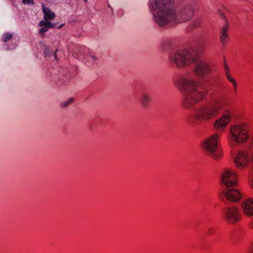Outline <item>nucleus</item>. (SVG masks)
<instances>
[{
  "mask_svg": "<svg viewBox=\"0 0 253 253\" xmlns=\"http://www.w3.org/2000/svg\"><path fill=\"white\" fill-rule=\"evenodd\" d=\"M226 77L228 81L233 84V86L237 87V83L236 81L231 77L229 73H228V72H226Z\"/></svg>",
  "mask_w": 253,
  "mask_h": 253,
  "instance_id": "a211bd4d",
  "label": "nucleus"
},
{
  "mask_svg": "<svg viewBox=\"0 0 253 253\" xmlns=\"http://www.w3.org/2000/svg\"><path fill=\"white\" fill-rule=\"evenodd\" d=\"M241 210L246 215L249 217L253 216V199L248 198L243 201L241 204Z\"/></svg>",
  "mask_w": 253,
  "mask_h": 253,
  "instance_id": "1a4fd4ad",
  "label": "nucleus"
},
{
  "mask_svg": "<svg viewBox=\"0 0 253 253\" xmlns=\"http://www.w3.org/2000/svg\"><path fill=\"white\" fill-rule=\"evenodd\" d=\"M252 227L253 228V223H252Z\"/></svg>",
  "mask_w": 253,
  "mask_h": 253,
  "instance_id": "2f4dec72",
  "label": "nucleus"
},
{
  "mask_svg": "<svg viewBox=\"0 0 253 253\" xmlns=\"http://www.w3.org/2000/svg\"><path fill=\"white\" fill-rule=\"evenodd\" d=\"M39 25L40 26H45L48 29H51V22L45 20H42L40 22Z\"/></svg>",
  "mask_w": 253,
  "mask_h": 253,
  "instance_id": "dca6fc26",
  "label": "nucleus"
},
{
  "mask_svg": "<svg viewBox=\"0 0 253 253\" xmlns=\"http://www.w3.org/2000/svg\"><path fill=\"white\" fill-rule=\"evenodd\" d=\"M99 60V57L93 55H89L87 57V60L88 62V66L93 65Z\"/></svg>",
  "mask_w": 253,
  "mask_h": 253,
  "instance_id": "4468645a",
  "label": "nucleus"
},
{
  "mask_svg": "<svg viewBox=\"0 0 253 253\" xmlns=\"http://www.w3.org/2000/svg\"><path fill=\"white\" fill-rule=\"evenodd\" d=\"M248 253H253V244L251 245L248 251Z\"/></svg>",
  "mask_w": 253,
  "mask_h": 253,
  "instance_id": "393cba45",
  "label": "nucleus"
},
{
  "mask_svg": "<svg viewBox=\"0 0 253 253\" xmlns=\"http://www.w3.org/2000/svg\"><path fill=\"white\" fill-rule=\"evenodd\" d=\"M42 9L44 14V20L48 21L54 19L55 14L49 8L42 6Z\"/></svg>",
  "mask_w": 253,
  "mask_h": 253,
  "instance_id": "ddd939ff",
  "label": "nucleus"
},
{
  "mask_svg": "<svg viewBox=\"0 0 253 253\" xmlns=\"http://www.w3.org/2000/svg\"><path fill=\"white\" fill-rule=\"evenodd\" d=\"M224 69H225V73H226V72H228V73H229V67L226 64H224Z\"/></svg>",
  "mask_w": 253,
  "mask_h": 253,
  "instance_id": "a878e982",
  "label": "nucleus"
},
{
  "mask_svg": "<svg viewBox=\"0 0 253 253\" xmlns=\"http://www.w3.org/2000/svg\"><path fill=\"white\" fill-rule=\"evenodd\" d=\"M22 2L24 4H34V3L33 0H23Z\"/></svg>",
  "mask_w": 253,
  "mask_h": 253,
  "instance_id": "5701e85b",
  "label": "nucleus"
},
{
  "mask_svg": "<svg viewBox=\"0 0 253 253\" xmlns=\"http://www.w3.org/2000/svg\"><path fill=\"white\" fill-rule=\"evenodd\" d=\"M248 138L247 126L245 124L236 125L231 127L229 140L231 146H234L236 143H244Z\"/></svg>",
  "mask_w": 253,
  "mask_h": 253,
  "instance_id": "20e7f679",
  "label": "nucleus"
},
{
  "mask_svg": "<svg viewBox=\"0 0 253 253\" xmlns=\"http://www.w3.org/2000/svg\"><path fill=\"white\" fill-rule=\"evenodd\" d=\"M230 120L229 114H224L220 119L217 120L214 123V127L217 129H224Z\"/></svg>",
  "mask_w": 253,
  "mask_h": 253,
  "instance_id": "9d476101",
  "label": "nucleus"
},
{
  "mask_svg": "<svg viewBox=\"0 0 253 253\" xmlns=\"http://www.w3.org/2000/svg\"><path fill=\"white\" fill-rule=\"evenodd\" d=\"M169 61L172 65L185 68L193 64L194 69L173 79L174 85L182 94V105L188 110L194 109L192 125H201L215 117L222 108V102L214 99L210 103L194 108L204 100L208 93L205 84L209 83L212 73L210 66L201 60L197 51L193 48L179 49L169 54Z\"/></svg>",
  "mask_w": 253,
  "mask_h": 253,
  "instance_id": "f257e3e1",
  "label": "nucleus"
},
{
  "mask_svg": "<svg viewBox=\"0 0 253 253\" xmlns=\"http://www.w3.org/2000/svg\"><path fill=\"white\" fill-rule=\"evenodd\" d=\"M237 184L236 173L230 169H225L221 174V184L224 188L234 187Z\"/></svg>",
  "mask_w": 253,
  "mask_h": 253,
  "instance_id": "423d86ee",
  "label": "nucleus"
},
{
  "mask_svg": "<svg viewBox=\"0 0 253 253\" xmlns=\"http://www.w3.org/2000/svg\"><path fill=\"white\" fill-rule=\"evenodd\" d=\"M224 219L228 223L235 224L239 222L241 218V215L239 210L235 207H227L222 212Z\"/></svg>",
  "mask_w": 253,
  "mask_h": 253,
  "instance_id": "0eeeda50",
  "label": "nucleus"
},
{
  "mask_svg": "<svg viewBox=\"0 0 253 253\" xmlns=\"http://www.w3.org/2000/svg\"><path fill=\"white\" fill-rule=\"evenodd\" d=\"M12 37V35L9 33H5L2 36V41L6 42L10 40Z\"/></svg>",
  "mask_w": 253,
  "mask_h": 253,
  "instance_id": "6ab92c4d",
  "label": "nucleus"
},
{
  "mask_svg": "<svg viewBox=\"0 0 253 253\" xmlns=\"http://www.w3.org/2000/svg\"><path fill=\"white\" fill-rule=\"evenodd\" d=\"M218 139L219 135L215 134L207 138L202 144V148L206 154L216 160L220 159L222 156Z\"/></svg>",
  "mask_w": 253,
  "mask_h": 253,
  "instance_id": "7ed1b4c3",
  "label": "nucleus"
},
{
  "mask_svg": "<svg viewBox=\"0 0 253 253\" xmlns=\"http://www.w3.org/2000/svg\"><path fill=\"white\" fill-rule=\"evenodd\" d=\"M44 53L46 56H50L52 54V50H51L49 47L47 45L44 46Z\"/></svg>",
  "mask_w": 253,
  "mask_h": 253,
  "instance_id": "f3484780",
  "label": "nucleus"
},
{
  "mask_svg": "<svg viewBox=\"0 0 253 253\" xmlns=\"http://www.w3.org/2000/svg\"><path fill=\"white\" fill-rule=\"evenodd\" d=\"M56 26V23H51V29L55 28Z\"/></svg>",
  "mask_w": 253,
  "mask_h": 253,
  "instance_id": "cd10ccee",
  "label": "nucleus"
},
{
  "mask_svg": "<svg viewBox=\"0 0 253 253\" xmlns=\"http://www.w3.org/2000/svg\"><path fill=\"white\" fill-rule=\"evenodd\" d=\"M234 91H236V87L234 86Z\"/></svg>",
  "mask_w": 253,
  "mask_h": 253,
  "instance_id": "c756f323",
  "label": "nucleus"
},
{
  "mask_svg": "<svg viewBox=\"0 0 253 253\" xmlns=\"http://www.w3.org/2000/svg\"><path fill=\"white\" fill-rule=\"evenodd\" d=\"M74 101L73 98H70L68 100L63 101L60 103V106L62 108H66L70 105Z\"/></svg>",
  "mask_w": 253,
  "mask_h": 253,
  "instance_id": "2eb2a0df",
  "label": "nucleus"
},
{
  "mask_svg": "<svg viewBox=\"0 0 253 253\" xmlns=\"http://www.w3.org/2000/svg\"><path fill=\"white\" fill-rule=\"evenodd\" d=\"M79 53H80V55H78V57L77 58L79 59V60H83V59H85L86 58L85 57L84 55L83 54V53L81 52V50H79Z\"/></svg>",
  "mask_w": 253,
  "mask_h": 253,
  "instance_id": "4be33fe9",
  "label": "nucleus"
},
{
  "mask_svg": "<svg viewBox=\"0 0 253 253\" xmlns=\"http://www.w3.org/2000/svg\"><path fill=\"white\" fill-rule=\"evenodd\" d=\"M173 0H155L150 1L149 7L154 21L160 26L174 25L190 20L194 9L190 5L175 9Z\"/></svg>",
  "mask_w": 253,
  "mask_h": 253,
  "instance_id": "f03ea898",
  "label": "nucleus"
},
{
  "mask_svg": "<svg viewBox=\"0 0 253 253\" xmlns=\"http://www.w3.org/2000/svg\"><path fill=\"white\" fill-rule=\"evenodd\" d=\"M84 1L86 2L87 1V0H84Z\"/></svg>",
  "mask_w": 253,
  "mask_h": 253,
  "instance_id": "473e14b6",
  "label": "nucleus"
},
{
  "mask_svg": "<svg viewBox=\"0 0 253 253\" xmlns=\"http://www.w3.org/2000/svg\"><path fill=\"white\" fill-rule=\"evenodd\" d=\"M229 29V25L227 22H225L224 25L221 28L220 30V41L223 45H224L228 39V31Z\"/></svg>",
  "mask_w": 253,
  "mask_h": 253,
  "instance_id": "f8f14e48",
  "label": "nucleus"
},
{
  "mask_svg": "<svg viewBox=\"0 0 253 253\" xmlns=\"http://www.w3.org/2000/svg\"><path fill=\"white\" fill-rule=\"evenodd\" d=\"M62 26H63V25H62V24H61V25H60L58 26V28L59 29H60V28H61L62 27Z\"/></svg>",
  "mask_w": 253,
  "mask_h": 253,
  "instance_id": "c85d7f7f",
  "label": "nucleus"
},
{
  "mask_svg": "<svg viewBox=\"0 0 253 253\" xmlns=\"http://www.w3.org/2000/svg\"><path fill=\"white\" fill-rule=\"evenodd\" d=\"M58 50L56 49L54 52V54H53V56L55 58V60H57V55H56V52H57Z\"/></svg>",
  "mask_w": 253,
  "mask_h": 253,
  "instance_id": "bb28decb",
  "label": "nucleus"
},
{
  "mask_svg": "<svg viewBox=\"0 0 253 253\" xmlns=\"http://www.w3.org/2000/svg\"><path fill=\"white\" fill-rule=\"evenodd\" d=\"M42 27L40 29L39 32L42 34V36H43L44 33L48 30V29L45 26Z\"/></svg>",
  "mask_w": 253,
  "mask_h": 253,
  "instance_id": "aec40b11",
  "label": "nucleus"
},
{
  "mask_svg": "<svg viewBox=\"0 0 253 253\" xmlns=\"http://www.w3.org/2000/svg\"><path fill=\"white\" fill-rule=\"evenodd\" d=\"M138 98L142 106L144 108H147L151 100L150 94L145 91H142L140 93Z\"/></svg>",
  "mask_w": 253,
  "mask_h": 253,
  "instance_id": "9b49d317",
  "label": "nucleus"
},
{
  "mask_svg": "<svg viewBox=\"0 0 253 253\" xmlns=\"http://www.w3.org/2000/svg\"><path fill=\"white\" fill-rule=\"evenodd\" d=\"M200 25V20L196 19L193 22V26L194 27H198Z\"/></svg>",
  "mask_w": 253,
  "mask_h": 253,
  "instance_id": "b1692460",
  "label": "nucleus"
},
{
  "mask_svg": "<svg viewBox=\"0 0 253 253\" xmlns=\"http://www.w3.org/2000/svg\"><path fill=\"white\" fill-rule=\"evenodd\" d=\"M215 232V229L213 227H210L208 229L207 233L209 235H212Z\"/></svg>",
  "mask_w": 253,
  "mask_h": 253,
  "instance_id": "412c9836",
  "label": "nucleus"
},
{
  "mask_svg": "<svg viewBox=\"0 0 253 253\" xmlns=\"http://www.w3.org/2000/svg\"><path fill=\"white\" fill-rule=\"evenodd\" d=\"M234 161L237 167L242 168L251 161V159L246 152L240 151L235 156Z\"/></svg>",
  "mask_w": 253,
  "mask_h": 253,
  "instance_id": "6e6552de",
  "label": "nucleus"
},
{
  "mask_svg": "<svg viewBox=\"0 0 253 253\" xmlns=\"http://www.w3.org/2000/svg\"><path fill=\"white\" fill-rule=\"evenodd\" d=\"M242 195L239 190L234 187L224 188L220 193V198L225 203L227 201L237 202L240 201Z\"/></svg>",
  "mask_w": 253,
  "mask_h": 253,
  "instance_id": "39448f33",
  "label": "nucleus"
},
{
  "mask_svg": "<svg viewBox=\"0 0 253 253\" xmlns=\"http://www.w3.org/2000/svg\"><path fill=\"white\" fill-rule=\"evenodd\" d=\"M166 42L168 43H169V41H166Z\"/></svg>",
  "mask_w": 253,
  "mask_h": 253,
  "instance_id": "7c9ffc66",
  "label": "nucleus"
}]
</instances>
